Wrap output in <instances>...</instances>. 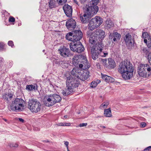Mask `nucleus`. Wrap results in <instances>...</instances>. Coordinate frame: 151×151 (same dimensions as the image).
<instances>
[{"label":"nucleus","mask_w":151,"mask_h":151,"mask_svg":"<svg viewBox=\"0 0 151 151\" xmlns=\"http://www.w3.org/2000/svg\"><path fill=\"white\" fill-rule=\"evenodd\" d=\"M119 72L122 74L124 79H130L132 77L133 72L132 64L127 60L122 62L119 66Z\"/></svg>","instance_id":"f257e3e1"},{"label":"nucleus","mask_w":151,"mask_h":151,"mask_svg":"<svg viewBox=\"0 0 151 151\" xmlns=\"http://www.w3.org/2000/svg\"><path fill=\"white\" fill-rule=\"evenodd\" d=\"M87 36L89 38V42L92 46L100 41H102L105 37L104 32L101 29H97L93 32L90 30L88 31Z\"/></svg>","instance_id":"f03ea898"},{"label":"nucleus","mask_w":151,"mask_h":151,"mask_svg":"<svg viewBox=\"0 0 151 151\" xmlns=\"http://www.w3.org/2000/svg\"><path fill=\"white\" fill-rule=\"evenodd\" d=\"M102 41H100L94 45L92 46V47L91 49L92 57L94 60H96L98 58L99 55L101 56L106 57L108 54V53L107 52L102 51L104 46Z\"/></svg>","instance_id":"7ed1b4c3"},{"label":"nucleus","mask_w":151,"mask_h":151,"mask_svg":"<svg viewBox=\"0 0 151 151\" xmlns=\"http://www.w3.org/2000/svg\"><path fill=\"white\" fill-rule=\"evenodd\" d=\"M72 63L76 67L82 68L84 66L86 68L90 67L89 63L85 56L78 55H75L72 59Z\"/></svg>","instance_id":"20e7f679"},{"label":"nucleus","mask_w":151,"mask_h":151,"mask_svg":"<svg viewBox=\"0 0 151 151\" xmlns=\"http://www.w3.org/2000/svg\"><path fill=\"white\" fill-rule=\"evenodd\" d=\"M137 71L140 76L148 78L151 75V67L147 64H140L138 65Z\"/></svg>","instance_id":"39448f33"},{"label":"nucleus","mask_w":151,"mask_h":151,"mask_svg":"<svg viewBox=\"0 0 151 151\" xmlns=\"http://www.w3.org/2000/svg\"><path fill=\"white\" fill-rule=\"evenodd\" d=\"M102 19L99 16L92 18L89 22L88 28L91 31L98 27L102 23Z\"/></svg>","instance_id":"423d86ee"},{"label":"nucleus","mask_w":151,"mask_h":151,"mask_svg":"<svg viewBox=\"0 0 151 151\" xmlns=\"http://www.w3.org/2000/svg\"><path fill=\"white\" fill-rule=\"evenodd\" d=\"M24 101L22 99L17 98L11 104L10 109L12 110L20 111L24 106Z\"/></svg>","instance_id":"0eeeda50"},{"label":"nucleus","mask_w":151,"mask_h":151,"mask_svg":"<svg viewBox=\"0 0 151 151\" xmlns=\"http://www.w3.org/2000/svg\"><path fill=\"white\" fill-rule=\"evenodd\" d=\"M41 105L40 102L35 99L29 100L28 102V108L32 112L37 113L41 109Z\"/></svg>","instance_id":"6e6552de"},{"label":"nucleus","mask_w":151,"mask_h":151,"mask_svg":"<svg viewBox=\"0 0 151 151\" xmlns=\"http://www.w3.org/2000/svg\"><path fill=\"white\" fill-rule=\"evenodd\" d=\"M75 32L78 34V36L77 37L73 33L70 32L66 35V39L73 42H76L77 41H79L82 37V33L81 31L79 30H75Z\"/></svg>","instance_id":"1a4fd4ad"},{"label":"nucleus","mask_w":151,"mask_h":151,"mask_svg":"<svg viewBox=\"0 0 151 151\" xmlns=\"http://www.w3.org/2000/svg\"><path fill=\"white\" fill-rule=\"evenodd\" d=\"M83 10L84 13L91 17L97 13L99 10V7L94 8L89 5H86L83 7Z\"/></svg>","instance_id":"9d476101"},{"label":"nucleus","mask_w":151,"mask_h":151,"mask_svg":"<svg viewBox=\"0 0 151 151\" xmlns=\"http://www.w3.org/2000/svg\"><path fill=\"white\" fill-rule=\"evenodd\" d=\"M70 50L75 52L81 53L84 50L83 46L80 42H72L70 44Z\"/></svg>","instance_id":"9b49d317"},{"label":"nucleus","mask_w":151,"mask_h":151,"mask_svg":"<svg viewBox=\"0 0 151 151\" xmlns=\"http://www.w3.org/2000/svg\"><path fill=\"white\" fill-rule=\"evenodd\" d=\"M79 84L78 82L72 77L67 78L66 85L72 88V89L73 90L74 88L77 87Z\"/></svg>","instance_id":"f8f14e48"},{"label":"nucleus","mask_w":151,"mask_h":151,"mask_svg":"<svg viewBox=\"0 0 151 151\" xmlns=\"http://www.w3.org/2000/svg\"><path fill=\"white\" fill-rule=\"evenodd\" d=\"M53 99L52 94L47 95L44 97V104L48 106H52L55 104V102L54 101Z\"/></svg>","instance_id":"ddd939ff"},{"label":"nucleus","mask_w":151,"mask_h":151,"mask_svg":"<svg viewBox=\"0 0 151 151\" xmlns=\"http://www.w3.org/2000/svg\"><path fill=\"white\" fill-rule=\"evenodd\" d=\"M142 36L144 38V42L146 44L149 50H151V39L150 36L146 32L142 33Z\"/></svg>","instance_id":"4468645a"},{"label":"nucleus","mask_w":151,"mask_h":151,"mask_svg":"<svg viewBox=\"0 0 151 151\" xmlns=\"http://www.w3.org/2000/svg\"><path fill=\"white\" fill-rule=\"evenodd\" d=\"M124 40L127 45L132 46L134 44L133 39L129 34H126L124 37Z\"/></svg>","instance_id":"2eb2a0df"},{"label":"nucleus","mask_w":151,"mask_h":151,"mask_svg":"<svg viewBox=\"0 0 151 151\" xmlns=\"http://www.w3.org/2000/svg\"><path fill=\"white\" fill-rule=\"evenodd\" d=\"M66 25L68 29L72 30L76 27V22L73 19L70 18L66 22Z\"/></svg>","instance_id":"dca6fc26"},{"label":"nucleus","mask_w":151,"mask_h":151,"mask_svg":"<svg viewBox=\"0 0 151 151\" xmlns=\"http://www.w3.org/2000/svg\"><path fill=\"white\" fill-rule=\"evenodd\" d=\"M63 9L66 15L69 17L72 16V9L71 6L68 4H65L63 7Z\"/></svg>","instance_id":"f3484780"},{"label":"nucleus","mask_w":151,"mask_h":151,"mask_svg":"<svg viewBox=\"0 0 151 151\" xmlns=\"http://www.w3.org/2000/svg\"><path fill=\"white\" fill-rule=\"evenodd\" d=\"M121 35L117 32H114L110 34L109 38L114 42H118L121 38Z\"/></svg>","instance_id":"a211bd4d"},{"label":"nucleus","mask_w":151,"mask_h":151,"mask_svg":"<svg viewBox=\"0 0 151 151\" xmlns=\"http://www.w3.org/2000/svg\"><path fill=\"white\" fill-rule=\"evenodd\" d=\"M82 72L80 74H79L78 78L82 81H84L87 79L89 76V72L88 70H82Z\"/></svg>","instance_id":"6ab92c4d"},{"label":"nucleus","mask_w":151,"mask_h":151,"mask_svg":"<svg viewBox=\"0 0 151 151\" xmlns=\"http://www.w3.org/2000/svg\"><path fill=\"white\" fill-rule=\"evenodd\" d=\"M59 53L61 55L64 57H68L70 55V51L69 49L63 47L59 50Z\"/></svg>","instance_id":"aec40b11"},{"label":"nucleus","mask_w":151,"mask_h":151,"mask_svg":"<svg viewBox=\"0 0 151 151\" xmlns=\"http://www.w3.org/2000/svg\"><path fill=\"white\" fill-rule=\"evenodd\" d=\"M73 91L72 88L67 86V88L65 90H61V93L64 96H65L70 94L73 92Z\"/></svg>","instance_id":"412c9836"},{"label":"nucleus","mask_w":151,"mask_h":151,"mask_svg":"<svg viewBox=\"0 0 151 151\" xmlns=\"http://www.w3.org/2000/svg\"><path fill=\"white\" fill-rule=\"evenodd\" d=\"M102 79L107 82H113L114 81V79L112 77L105 75H103L101 74Z\"/></svg>","instance_id":"4be33fe9"},{"label":"nucleus","mask_w":151,"mask_h":151,"mask_svg":"<svg viewBox=\"0 0 151 151\" xmlns=\"http://www.w3.org/2000/svg\"><path fill=\"white\" fill-rule=\"evenodd\" d=\"M82 72V71L81 70L78 68H73L71 72V73L72 75L78 78L79 74L81 73Z\"/></svg>","instance_id":"5701e85b"},{"label":"nucleus","mask_w":151,"mask_h":151,"mask_svg":"<svg viewBox=\"0 0 151 151\" xmlns=\"http://www.w3.org/2000/svg\"><path fill=\"white\" fill-rule=\"evenodd\" d=\"M91 17L87 15L85 13H84L83 16L80 17V19L81 21L83 23H86L88 22L89 20V19Z\"/></svg>","instance_id":"b1692460"},{"label":"nucleus","mask_w":151,"mask_h":151,"mask_svg":"<svg viewBox=\"0 0 151 151\" xmlns=\"http://www.w3.org/2000/svg\"><path fill=\"white\" fill-rule=\"evenodd\" d=\"M53 100L54 101L55 104L60 101L61 100V98L60 96L56 94H52Z\"/></svg>","instance_id":"393cba45"},{"label":"nucleus","mask_w":151,"mask_h":151,"mask_svg":"<svg viewBox=\"0 0 151 151\" xmlns=\"http://www.w3.org/2000/svg\"><path fill=\"white\" fill-rule=\"evenodd\" d=\"M105 26L108 28L109 29L113 26L114 24L110 19H108L106 21Z\"/></svg>","instance_id":"a878e982"},{"label":"nucleus","mask_w":151,"mask_h":151,"mask_svg":"<svg viewBox=\"0 0 151 151\" xmlns=\"http://www.w3.org/2000/svg\"><path fill=\"white\" fill-rule=\"evenodd\" d=\"M109 65H107L108 67L109 68H113L115 66V64L114 61L111 59L108 60Z\"/></svg>","instance_id":"bb28decb"},{"label":"nucleus","mask_w":151,"mask_h":151,"mask_svg":"<svg viewBox=\"0 0 151 151\" xmlns=\"http://www.w3.org/2000/svg\"><path fill=\"white\" fill-rule=\"evenodd\" d=\"M104 114L105 116L107 117H111V111L110 108L105 109L104 110Z\"/></svg>","instance_id":"cd10ccee"},{"label":"nucleus","mask_w":151,"mask_h":151,"mask_svg":"<svg viewBox=\"0 0 151 151\" xmlns=\"http://www.w3.org/2000/svg\"><path fill=\"white\" fill-rule=\"evenodd\" d=\"M13 95L11 93H8L4 94L3 96L4 99L9 101L10 100L12 97Z\"/></svg>","instance_id":"c85d7f7f"},{"label":"nucleus","mask_w":151,"mask_h":151,"mask_svg":"<svg viewBox=\"0 0 151 151\" xmlns=\"http://www.w3.org/2000/svg\"><path fill=\"white\" fill-rule=\"evenodd\" d=\"M49 6L51 8H52L57 6V4L55 0H50L49 2Z\"/></svg>","instance_id":"c756f323"},{"label":"nucleus","mask_w":151,"mask_h":151,"mask_svg":"<svg viewBox=\"0 0 151 151\" xmlns=\"http://www.w3.org/2000/svg\"><path fill=\"white\" fill-rule=\"evenodd\" d=\"M99 0H92L91 1L89 5L93 7L94 8L95 7H98L97 5L99 3Z\"/></svg>","instance_id":"7c9ffc66"},{"label":"nucleus","mask_w":151,"mask_h":151,"mask_svg":"<svg viewBox=\"0 0 151 151\" xmlns=\"http://www.w3.org/2000/svg\"><path fill=\"white\" fill-rule=\"evenodd\" d=\"M57 62H55V63L58 64L59 63L60 65H63L65 64V67L68 66V61H67L64 60H59L58 61H57Z\"/></svg>","instance_id":"2f4dec72"},{"label":"nucleus","mask_w":151,"mask_h":151,"mask_svg":"<svg viewBox=\"0 0 151 151\" xmlns=\"http://www.w3.org/2000/svg\"><path fill=\"white\" fill-rule=\"evenodd\" d=\"M35 86L33 85H27L26 86V89L29 91H32L35 89Z\"/></svg>","instance_id":"473e14b6"},{"label":"nucleus","mask_w":151,"mask_h":151,"mask_svg":"<svg viewBox=\"0 0 151 151\" xmlns=\"http://www.w3.org/2000/svg\"><path fill=\"white\" fill-rule=\"evenodd\" d=\"M97 81L98 83L95 81L92 82L91 83V87L93 88L95 87L97 85L98 83H100L101 82L99 80H97Z\"/></svg>","instance_id":"72a5a7b5"},{"label":"nucleus","mask_w":151,"mask_h":151,"mask_svg":"<svg viewBox=\"0 0 151 151\" xmlns=\"http://www.w3.org/2000/svg\"><path fill=\"white\" fill-rule=\"evenodd\" d=\"M109 104V102L108 101L104 102L100 106V108L101 109L105 108L107 107Z\"/></svg>","instance_id":"f704fd0d"},{"label":"nucleus","mask_w":151,"mask_h":151,"mask_svg":"<svg viewBox=\"0 0 151 151\" xmlns=\"http://www.w3.org/2000/svg\"><path fill=\"white\" fill-rule=\"evenodd\" d=\"M67 0H57V2L60 5H63L67 2Z\"/></svg>","instance_id":"c9c22d12"},{"label":"nucleus","mask_w":151,"mask_h":151,"mask_svg":"<svg viewBox=\"0 0 151 151\" xmlns=\"http://www.w3.org/2000/svg\"><path fill=\"white\" fill-rule=\"evenodd\" d=\"M101 61L102 63L106 67H108L107 65L106 64L107 60L106 59H102L101 60Z\"/></svg>","instance_id":"e433bc0d"},{"label":"nucleus","mask_w":151,"mask_h":151,"mask_svg":"<svg viewBox=\"0 0 151 151\" xmlns=\"http://www.w3.org/2000/svg\"><path fill=\"white\" fill-rule=\"evenodd\" d=\"M9 145L11 147H18V145L17 144L15 143H9Z\"/></svg>","instance_id":"4c0bfd02"},{"label":"nucleus","mask_w":151,"mask_h":151,"mask_svg":"<svg viewBox=\"0 0 151 151\" xmlns=\"http://www.w3.org/2000/svg\"><path fill=\"white\" fill-rule=\"evenodd\" d=\"M64 144L66 146L67 149V151H69V149H68V145H69V142L68 141H64Z\"/></svg>","instance_id":"58836bf2"},{"label":"nucleus","mask_w":151,"mask_h":151,"mask_svg":"<svg viewBox=\"0 0 151 151\" xmlns=\"http://www.w3.org/2000/svg\"><path fill=\"white\" fill-rule=\"evenodd\" d=\"M9 22H14L15 21V18L12 17H10L9 18Z\"/></svg>","instance_id":"ea45409f"},{"label":"nucleus","mask_w":151,"mask_h":151,"mask_svg":"<svg viewBox=\"0 0 151 151\" xmlns=\"http://www.w3.org/2000/svg\"><path fill=\"white\" fill-rule=\"evenodd\" d=\"M8 45L9 46H11L12 47L14 45L13 42L12 41H9L8 42Z\"/></svg>","instance_id":"a19ab883"},{"label":"nucleus","mask_w":151,"mask_h":151,"mask_svg":"<svg viewBox=\"0 0 151 151\" xmlns=\"http://www.w3.org/2000/svg\"><path fill=\"white\" fill-rule=\"evenodd\" d=\"M87 125L86 123H83L80 124L79 126L80 127H84L86 126Z\"/></svg>","instance_id":"79ce46f5"},{"label":"nucleus","mask_w":151,"mask_h":151,"mask_svg":"<svg viewBox=\"0 0 151 151\" xmlns=\"http://www.w3.org/2000/svg\"><path fill=\"white\" fill-rule=\"evenodd\" d=\"M144 151H151V146H149L146 148H145L144 150Z\"/></svg>","instance_id":"37998d69"},{"label":"nucleus","mask_w":151,"mask_h":151,"mask_svg":"<svg viewBox=\"0 0 151 151\" xmlns=\"http://www.w3.org/2000/svg\"><path fill=\"white\" fill-rule=\"evenodd\" d=\"M4 44L3 43H0V50L2 49L4 46Z\"/></svg>","instance_id":"c03bdc74"},{"label":"nucleus","mask_w":151,"mask_h":151,"mask_svg":"<svg viewBox=\"0 0 151 151\" xmlns=\"http://www.w3.org/2000/svg\"><path fill=\"white\" fill-rule=\"evenodd\" d=\"M142 50L143 51V52L146 54L148 52L147 51L146 48H143L142 49Z\"/></svg>","instance_id":"a18cd8bd"},{"label":"nucleus","mask_w":151,"mask_h":151,"mask_svg":"<svg viewBox=\"0 0 151 151\" xmlns=\"http://www.w3.org/2000/svg\"><path fill=\"white\" fill-rule=\"evenodd\" d=\"M64 126H70V123H64Z\"/></svg>","instance_id":"49530a36"},{"label":"nucleus","mask_w":151,"mask_h":151,"mask_svg":"<svg viewBox=\"0 0 151 151\" xmlns=\"http://www.w3.org/2000/svg\"><path fill=\"white\" fill-rule=\"evenodd\" d=\"M146 124L145 122H142L141 124V125L142 127H144L146 126Z\"/></svg>","instance_id":"de8ad7c7"},{"label":"nucleus","mask_w":151,"mask_h":151,"mask_svg":"<svg viewBox=\"0 0 151 151\" xmlns=\"http://www.w3.org/2000/svg\"><path fill=\"white\" fill-rule=\"evenodd\" d=\"M58 126H64V123H60L58 124Z\"/></svg>","instance_id":"09e8293b"},{"label":"nucleus","mask_w":151,"mask_h":151,"mask_svg":"<svg viewBox=\"0 0 151 151\" xmlns=\"http://www.w3.org/2000/svg\"><path fill=\"white\" fill-rule=\"evenodd\" d=\"M79 0L82 3H84L85 2H86V1H87V0Z\"/></svg>","instance_id":"8fccbe9b"},{"label":"nucleus","mask_w":151,"mask_h":151,"mask_svg":"<svg viewBox=\"0 0 151 151\" xmlns=\"http://www.w3.org/2000/svg\"><path fill=\"white\" fill-rule=\"evenodd\" d=\"M19 120L20 122H23L24 121V119H22L21 118H19Z\"/></svg>","instance_id":"3c124183"},{"label":"nucleus","mask_w":151,"mask_h":151,"mask_svg":"<svg viewBox=\"0 0 151 151\" xmlns=\"http://www.w3.org/2000/svg\"><path fill=\"white\" fill-rule=\"evenodd\" d=\"M73 33L75 35H76V36L77 37L78 36V34L77 33H76V32H75V30L73 32Z\"/></svg>","instance_id":"603ef678"},{"label":"nucleus","mask_w":151,"mask_h":151,"mask_svg":"<svg viewBox=\"0 0 151 151\" xmlns=\"http://www.w3.org/2000/svg\"><path fill=\"white\" fill-rule=\"evenodd\" d=\"M43 142H48L49 141L47 140H43Z\"/></svg>","instance_id":"864d4df0"},{"label":"nucleus","mask_w":151,"mask_h":151,"mask_svg":"<svg viewBox=\"0 0 151 151\" xmlns=\"http://www.w3.org/2000/svg\"><path fill=\"white\" fill-rule=\"evenodd\" d=\"M100 127L103 128H105V126H100Z\"/></svg>","instance_id":"5fc2aeb1"},{"label":"nucleus","mask_w":151,"mask_h":151,"mask_svg":"<svg viewBox=\"0 0 151 151\" xmlns=\"http://www.w3.org/2000/svg\"><path fill=\"white\" fill-rule=\"evenodd\" d=\"M67 117H68V116H67V115H65V116H64V118L65 119H66V118H67Z\"/></svg>","instance_id":"6e6d98bb"},{"label":"nucleus","mask_w":151,"mask_h":151,"mask_svg":"<svg viewBox=\"0 0 151 151\" xmlns=\"http://www.w3.org/2000/svg\"><path fill=\"white\" fill-rule=\"evenodd\" d=\"M74 1H75V2H76L77 4H78V3H77V1H76L75 0H74Z\"/></svg>","instance_id":"4d7b16f0"},{"label":"nucleus","mask_w":151,"mask_h":151,"mask_svg":"<svg viewBox=\"0 0 151 151\" xmlns=\"http://www.w3.org/2000/svg\"><path fill=\"white\" fill-rule=\"evenodd\" d=\"M3 60H4V59H3V58H2V59H1V61H3Z\"/></svg>","instance_id":"13d9d810"},{"label":"nucleus","mask_w":151,"mask_h":151,"mask_svg":"<svg viewBox=\"0 0 151 151\" xmlns=\"http://www.w3.org/2000/svg\"><path fill=\"white\" fill-rule=\"evenodd\" d=\"M98 117H101V116H98Z\"/></svg>","instance_id":"bf43d9fd"}]
</instances>
